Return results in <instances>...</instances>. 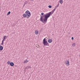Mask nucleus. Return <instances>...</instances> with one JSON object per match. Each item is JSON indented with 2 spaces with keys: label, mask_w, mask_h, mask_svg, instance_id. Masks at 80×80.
<instances>
[{
  "label": "nucleus",
  "mask_w": 80,
  "mask_h": 80,
  "mask_svg": "<svg viewBox=\"0 0 80 80\" xmlns=\"http://www.w3.org/2000/svg\"><path fill=\"white\" fill-rule=\"evenodd\" d=\"M55 10H56V9L54 8V9L52 10V12H50L46 14H44V16H41L40 18L41 22H44V23H46L47 22L48 18H49L50 17V15H52V14L53 13V12H55ZM43 17H44V18H43Z\"/></svg>",
  "instance_id": "f257e3e1"
},
{
  "label": "nucleus",
  "mask_w": 80,
  "mask_h": 80,
  "mask_svg": "<svg viewBox=\"0 0 80 80\" xmlns=\"http://www.w3.org/2000/svg\"><path fill=\"white\" fill-rule=\"evenodd\" d=\"M43 44L44 46H49V44L47 42V41H46L45 38H44L43 40Z\"/></svg>",
  "instance_id": "f03ea898"
},
{
  "label": "nucleus",
  "mask_w": 80,
  "mask_h": 80,
  "mask_svg": "<svg viewBox=\"0 0 80 80\" xmlns=\"http://www.w3.org/2000/svg\"><path fill=\"white\" fill-rule=\"evenodd\" d=\"M25 13L27 16V18H28L30 17L31 14H30V12H29V11L27 10L26 11Z\"/></svg>",
  "instance_id": "7ed1b4c3"
},
{
  "label": "nucleus",
  "mask_w": 80,
  "mask_h": 80,
  "mask_svg": "<svg viewBox=\"0 0 80 80\" xmlns=\"http://www.w3.org/2000/svg\"><path fill=\"white\" fill-rule=\"evenodd\" d=\"M48 43H52V39H49L48 40Z\"/></svg>",
  "instance_id": "20e7f679"
},
{
  "label": "nucleus",
  "mask_w": 80,
  "mask_h": 80,
  "mask_svg": "<svg viewBox=\"0 0 80 80\" xmlns=\"http://www.w3.org/2000/svg\"><path fill=\"white\" fill-rule=\"evenodd\" d=\"M66 65L67 66H69L70 65V63L69 61H67L66 62Z\"/></svg>",
  "instance_id": "39448f33"
},
{
  "label": "nucleus",
  "mask_w": 80,
  "mask_h": 80,
  "mask_svg": "<svg viewBox=\"0 0 80 80\" xmlns=\"http://www.w3.org/2000/svg\"><path fill=\"white\" fill-rule=\"evenodd\" d=\"M10 65L11 67H13V66H14V63L13 62H11L10 63Z\"/></svg>",
  "instance_id": "423d86ee"
},
{
  "label": "nucleus",
  "mask_w": 80,
  "mask_h": 80,
  "mask_svg": "<svg viewBox=\"0 0 80 80\" xmlns=\"http://www.w3.org/2000/svg\"><path fill=\"white\" fill-rule=\"evenodd\" d=\"M35 33L36 35H38V32L37 30H35Z\"/></svg>",
  "instance_id": "0eeeda50"
},
{
  "label": "nucleus",
  "mask_w": 80,
  "mask_h": 80,
  "mask_svg": "<svg viewBox=\"0 0 80 80\" xmlns=\"http://www.w3.org/2000/svg\"><path fill=\"white\" fill-rule=\"evenodd\" d=\"M6 37H7V36H4L3 37L4 38L3 40H2V41H3V42H4V41H5V40H6Z\"/></svg>",
  "instance_id": "6e6552de"
},
{
  "label": "nucleus",
  "mask_w": 80,
  "mask_h": 80,
  "mask_svg": "<svg viewBox=\"0 0 80 80\" xmlns=\"http://www.w3.org/2000/svg\"><path fill=\"white\" fill-rule=\"evenodd\" d=\"M3 49V47L1 46V45H0V50L2 51Z\"/></svg>",
  "instance_id": "1a4fd4ad"
},
{
  "label": "nucleus",
  "mask_w": 80,
  "mask_h": 80,
  "mask_svg": "<svg viewBox=\"0 0 80 80\" xmlns=\"http://www.w3.org/2000/svg\"><path fill=\"white\" fill-rule=\"evenodd\" d=\"M23 16L24 18H26V17H27V16L26 14H23Z\"/></svg>",
  "instance_id": "9d476101"
},
{
  "label": "nucleus",
  "mask_w": 80,
  "mask_h": 80,
  "mask_svg": "<svg viewBox=\"0 0 80 80\" xmlns=\"http://www.w3.org/2000/svg\"><path fill=\"white\" fill-rule=\"evenodd\" d=\"M59 2L61 3V4L63 3V0H60L59 1Z\"/></svg>",
  "instance_id": "9b49d317"
},
{
  "label": "nucleus",
  "mask_w": 80,
  "mask_h": 80,
  "mask_svg": "<svg viewBox=\"0 0 80 80\" xmlns=\"http://www.w3.org/2000/svg\"><path fill=\"white\" fill-rule=\"evenodd\" d=\"M28 62V60H26L25 61H24V63H27V62Z\"/></svg>",
  "instance_id": "f8f14e48"
},
{
  "label": "nucleus",
  "mask_w": 80,
  "mask_h": 80,
  "mask_svg": "<svg viewBox=\"0 0 80 80\" xmlns=\"http://www.w3.org/2000/svg\"><path fill=\"white\" fill-rule=\"evenodd\" d=\"M10 11H9L8 12L7 15H10Z\"/></svg>",
  "instance_id": "ddd939ff"
},
{
  "label": "nucleus",
  "mask_w": 80,
  "mask_h": 80,
  "mask_svg": "<svg viewBox=\"0 0 80 80\" xmlns=\"http://www.w3.org/2000/svg\"><path fill=\"white\" fill-rule=\"evenodd\" d=\"M76 44L75 43H74L72 44V47H75V46L76 45Z\"/></svg>",
  "instance_id": "4468645a"
},
{
  "label": "nucleus",
  "mask_w": 80,
  "mask_h": 80,
  "mask_svg": "<svg viewBox=\"0 0 80 80\" xmlns=\"http://www.w3.org/2000/svg\"><path fill=\"white\" fill-rule=\"evenodd\" d=\"M7 63L8 65H10V61H9L8 62H7Z\"/></svg>",
  "instance_id": "2eb2a0df"
},
{
  "label": "nucleus",
  "mask_w": 80,
  "mask_h": 80,
  "mask_svg": "<svg viewBox=\"0 0 80 80\" xmlns=\"http://www.w3.org/2000/svg\"><path fill=\"white\" fill-rule=\"evenodd\" d=\"M4 42V41H2V43H1V45H3V42Z\"/></svg>",
  "instance_id": "dca6fc26"
},
{
  "label": "nucleus",
  "mask_w": 80,
  "mask_h": 80,
  "mask_svg": "<svg viewBox=\"0 0 80 80\" xmlns=\"http://www.w3.org/2000/svg\"><path fill=\"white\" fill-rule=\"evenodd\" d=\"M48 7L49 8H52V6L50 5L48 6Z\"/></svg>",
  "instance_id": "f3484780"
},
{
  "label": "nucleus",
  "mask_w": 80,
  "mask_h": 80,
  "mask_svg": "<svg viewBox=\"0 0 80 80\" xmlns=\"http://www.w3.org/2000/svg\"><path fill=\"white\" fill-rule=\"evenodd\" d=\"M58 7V6H56L55 7V8L56 9L57 8V7Z\"/></svg>",
  "instance_id": "a211bd4d"
},
{
  "label": "nucleus",
  "mask_w": 80,
  "mask_h": 80,
  "mask_svg": "<svg viewBox=\"0 0 80 80\" xmlns=\"http://www.w3.org/2000/svg\"><path fill=\"white\" fill-rule=\"evenodd\" d=\"M31 68V66H29L28 67V68Z\"/></svg>",
  "instance_id": "6ab92c4d"
},
{
  "label": "nucleus",
  "mask_w": 80,
  "mask_h": 80,
  "mask_svg": "<svg viewBox=\"0 0 80 80\" xmlns=\"http://www.w3.org/2000/svg\"><path fill=\"white\" fill-rule=\"evenodd\" d=\"M44 13H43L42 12L41 13V15H43Z\"/></svg>",
  "instance_id": "aec40b11"
},
{
  "label": "nucleus",
  "mask_w": 80,
  "mask_h": 80,
  "mask_svg": "<svg viewBox=\"0 0 80 80\" xmlns=\"http://www.w3.org/2000/svg\"><path fill=\"white\" fill-rule=\"evenodd\" d=\"M71 39H72V40H73V39H74L73 37H72V38H71Z\"/></svg>",
  "instance_id": "412c9836"
},
{
  "label": "nucleus",
  "mask_w": 80,
  "mask_h": 80,
  "mask_svg": "<svg viewBox=\"0 0 80 80\" xmlns=\"http://www.w3.org/2000/svg\"><path fill=\"white\" fill-rule=\"evenodd\" d=\"M57 6H58V7L59 6V3H58Z\"/></svg>",
  "instance_id": "4be33fe9"
},
{
  "label": "nucleus",
  "mask_w": 80,
  "mask_h": 80,
  "mask_svg": "<svg viewBox=\"0 0 80 80\" xmlns=\"http://www.w3.org/2000/svg\"><path fill=\"white\" fill-rule=\"evenodd\" d=\"M23 6H25V4Z\"/></svg>",
  "instance_id": "5701e85b"
},
{
  "label": "nucleus",
  "mask_w": 80,
  "mask_h": 80,
  "mask_svg": "<svg viewBox=\"0 0 80 80\" xmlns=\"http://www.w3.org/2000/svg\"><path fill=\"white\" fill-rule=\"evenodd\" d=\"M31 0V1H32V0Z\"/></svg>",
  "instance_id": "b1692460"
}]
</instances>
